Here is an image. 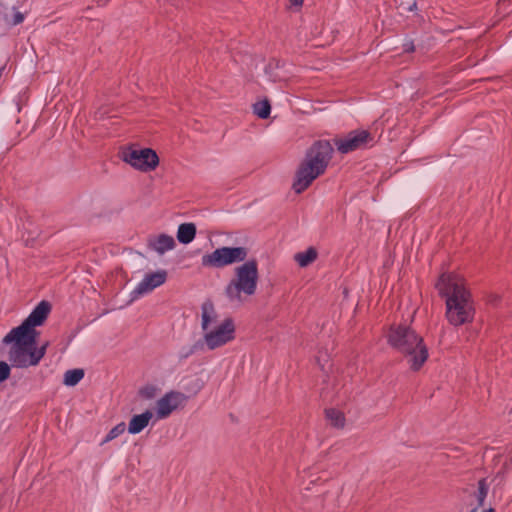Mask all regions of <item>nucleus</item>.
Wrapping results in <instances>:
<instances>
[{
	"instance_id": "b1692460",
	"label": "nucleus",
	"mask_w": 512,
	"mask_h": 512,
	"mask_svg": "<svg viewBox=\"0 0 512 512\" xmlns=\"http://www.w3.org/2000/svg\"><path fill=\"white\" fill-rule=\"evenodd\" d=\"M24 21V15L23 13L19 12V11H16L13 15V18H12V25H18V24H21L22 22Z\"/></svg>"
},
{
	"instance_id": "f3484780",
	"label": "nucleus",
	"mask_w": 512,
	"mask_h": 512,
	"mask_svg": "<svg viewBox=\"0 0 512 512\" xmlns=\"http://www.w3.org/2000/svg\"><path fill=\"white\" fill-rule=\"evenodd\" d=\"M84 377V371L82 369L68 370L64 374L63 383L66 386L77 385Z\"/></svg>"
},
{
	"instance_id": "dca6fc26",
	"label": "nucleus",
	"mask_w": 512,
	"mask_h": 512,
	"mask_svg": "<svg viewBox=\"0 0 512 512\" xmlns=\"http://www.w3.org/2000/svg\"><path fill=\"white\" fill-rule=\"evenodd\" d=\"M318 253L314 247H310L303 252L296 253L294 260L300 267H307L317 259Z\"/></svg>"
},
{
	"instance_id": "f8f14e48",
	"label": "nucleus",
	"mask_w": 512,
	"mask_h": 512,
	"mask_svg": "<svg viewBox=\"0 0 512 512\" xmlns=\"http://www.w3.org/2000/svg\"><path fill=\"white\" fill-rule=\"evenodd\" d=\"M153 417V413L150 410H146L142 414L134 415L128 424V432L130 434H138L143 431L149 424Z\"/></svg>"
},
{
	"instance_id": "412c9836",
	"label": "nucleus",
	"mask_w": 512,
	"mask_h": 512,
	"mask_svg": "<svg viewBox=\"0 0 512 512\" xmlns=\"http://www.w3.org/2000/svg\"><path fill=\"white\" fill-rule=\"evenodd\" d=\"M487 494H488V486L486 484L485 479H481L478 482V495H477L478 504L480 506L484 505V501H485Z\"/></svg>"
},
{
	"instance_id": "a878e982",
	"label": "nucleus",
	"mask_w": 512,
	"mask_h": 512,
	"mask_svg": "<svg viewBox=\"0 0 512 512\" xmlns=\"http://www.w3.org/2000/svg\"><path fill=\"white\" fill-rule=\"evenodd\" d=\"M470 512H477V508H473ZM482 512H495L493 508L485 509Z\"/></svg>"
},
{
	"instance_id": "4be33fe9",
	"label": "nucleus",
	"mask_w": 512,
	"mask_h": 512,
	"mask_svg": "<svg viewBox=\"0 0 512 512\" xmlns=\"http://www.w3.org/2000/svg\"><path fill=\"white\" fill-rule=\"evenodd\" d=\"M395 3L401 12L412 11L416 6V0H395Z\"/></svg>"
},
{
	"instance_id": "1a4fd4ad",
	"label": "nucleus",
	"mask_w": 512,
	"mask_h": 512,
	"mask_svg": "<svg viewBox=\"0 0 512 512\" xmlns=\"http://www.w3.org/2000/svg\"><path fill=\"white\" fill-rule=\"evenodd\" d=\"M373 138L366 130H356L347 134L345 137L334 140L337 150L342 154H347L359 148L366 146Z\"/></svg>"
},
{
	"instance_id": "bb28decb",
	"label": "nucleus",
	"mask_w": 512,
	"mask_h": 512,
	"mask_svg": "<svg viewBox=\"0 0 512 512\" xmlns=\"http://www.w3.org/2000/svg\"><path fill=\"white\" fill-rule=\"evenodd\" d=\"M405 50L406 51H413L414 50V46L412 44L410 45H405Z\"/></svg>"
},
{
	"instance_id": "4468645a",
	"label": "nucleus",
	"mask_w": 512,
	"mask_h": 512,
	"mask_svg": "<svg viewBox=\"0 0 512 512\" xmlns=\"http://www.w3.org/2000/svg\"><path fill=\"white\" fill-rule=\"evenodd\" d=\"M196 236V226L194 223H182L177 230V239L182 244L191 243Z\"/></svg>"
},
{
	"instance_id": "0eeeda50",
	"label": "nucleus",
	"mask_w": 512,
	"mask_h": 512,
	"mask_svg": "<svg viewBox=\"0 0 512 512\" xmlns=\"http://www.w3.org/2000/svg\"><path fill=\"white\" fill-rule=\"evenodd\" d=\"M248 250L245 247H220L201 258V264L207 268H223L245 261Z\"/></svg>"
},
{
	"instance_id": "20e7f679",
	"label": "nucleus",
	"mask_w": 512,
	"mask_h": 512,
	"mask_svg": "<svg viewBox=\"0 0 512 512\" xmlns=\"http://www.w3.org/2000/svg\"><path fill=\"white\" fill-rule=\"evenodd\" d=\"M201 329L203 342L209 350H215L235 338V324L231 318L219 319L210 301L201 306Z\"/></svg>"
},
{
	"instance_id": "393cba45",
	"label": "nucleus",
	"mask_w": 512,
	"mask_h": 512,
	"mask_svg": "<svg viewBox=\"0 0 512 512\" xmlns=\"http://www.w3.org/2000/svg\"><path fill=\"white\" fill-rule=\"evenodd\" d=\"M304 0H289V2L293 5L300 6L302 5Z\"/></svg>"
},
{
	"instance_id": "f257e3e1",
	"label": "nucleus",
	"mask_w": 512,
	"mask_h": 512,
	"mask_svg": "<svg viewBox=\"0 0 512 512\" xmlns=\"http://www.w3.org/2000/svg\"><path fill=\"white\" fill-rule=\"evenodd\" d=\"M50 311V303L41 301L21 325L13 328L3 338V343L10 345L8 358L14 366L20 368L36 366L44 357L49 343L45 342L37 347L39 332L36 327L44 324Z\"/></svg>"
},
{
	"instance_id": "2eb2a0df",
	"label": "nucleus",
	"mask_w": 512,
	"mask_h": 512,
	"mask_svg": "<svg viewBox=\"0 0 512 512\" xmlns=\"http://www.w3.org/2000/svg\"><path fill=\"white\" fill-rule=\"evenodd\" d=\"M326 419L329 424L337 429L344 428L346 424V419L344 413L336 408H329L325 411Z\"/></svg>"
},
{
	"instance_id": "ddd939ff",
	"label": "nucleus",
	"mask_w": 512,
	"mask_h": 512,
	"mask_svg": "<svg viewBox=\"0 0 512 512\" xmlns=\"http://www.w3.org/2000/svg\"><path fill=\"white\" fill-rule=\"evenodd\" d=\"M149 245L159 254H164L165 252L174 249L176 244L172 236L167 234H160L151 239Z\"/></svg>"
},
{
	"instance_id": "7ed1b4c3",
	"label": "nucleus",
	"mask_w": 512,
	"mask_h": 512,
	"mask_svg": "<svg viewBox=\"0 0 512 512\" xmlns=\"http://www.w3.org/2000/svg\"><path fill=\"white\" fill-rule=\"evenodd\" d=\"M333 153V147L329 141H316L306 152L305 157L296 172L293 182V190L300 194L305 191L312 182L322 175Z\"/></svg>"
},
{
	"instance_id": "f03ea898",
	"label": "nucleus",
	"mask_w": 512,
	"mask_h": 512,
	"mask_svg": "<svg viewBox=\"0 0 512 512\" xmlns=\"http://www.w3.org/2000/svg\"><path fill=\"white\" fill-rule=\"evenodd\" d=\"M439 294L445 298L446 318L454 326L471 322L474 306L464 278L454 272L442 273L436 283Z\"/></svg>"
},
{
	"instance_id": "aec40b11",
	"label": "nucleus",
	"mask_w": 512,
	"mask_h": 512,
	"mask_svg": "<svg viewBox=\"0 0 512 512\" xmlns=\"http://www.w3.org/2000/svg\"><path fill=\"white\" fill-rule=\"evenodd\" d=\"M158 388L153 385H147L140 389L139 394L142 398L151 400L158 395Z\"/></svg>"
},
{
	"instance_id": "39448f33",
	"label": "nucleus",
	"mask_w": 512,
	"mask_h": 512,
	"mask_svg": "<svg viewBox=\"0 0 512 512\" xmlns=\"http://www.w3.org/2000/svg\"><path fill=\"white\" fill-rule=\"evenodd\" d=\"M389 344L402 353L410 368L419 370L428 358V350L423 338L407 326L392 327L388 334Z\"/></svg>"
},
{
	"instance_id": "5701e85b",
	"label": "nucleus",
	"mask_w": 512,
	"mask_h": 512,
	"mask_svg": "<svg viewBox=\"0 0 512 512\" xmlns=\"http://www.w3.org/2000/svg\"><path fill=\"white\" fill-rule=\"evenodd\" d=\"M10 371V366L6 362L0 361V382L9 378Z\"/></svg>"
},
{
	"instance_id": "a211bd4d",
	"label": "nucleus",
	"mask_w": 512,
	"mask_h": 512,
	"mask_svg": "<svg viewBox=\"0 0 512 512\" xmlns=\"http://www.w3.org/2000/svg\"><path fill=\"white\" fill-rule=\"evenodd\" d=\"M253 112L261 119L269 117L271 106L268 100H262L253 105Z\"/></svg>"
},
{
	"instance_id": "423d86ee",
	"label": "nucleus",
	"mask_w": 512,
	"mask_h": 512,
	"mask_svg": "<svg viewBox=\"0 0 512 512\" xmlns=\"http://www.w3.org/2000/svg\"><path fill=\"white\" fill-rule=\"evenodd\" d=\"M259 279L256 260H249L234 269V277L225 287L228 301L235 306L244 304L248 297L255 294Z\"/></svg>"
},
{
	"instance_id": "9b49d317",
	"label": "nucleus",
	"mask_w": 512,
	"mask_h": 512,
	"mask_svg": "<svg viewBox=\"0 0 512 512\" xmlns=\"http://www.w3.org/2000/svg\"><path fill=\"white\" fill-rule=\"evenodd\" d=\"M167 279V272L165 270H158L153 273H148L144 276L141 282L131 292V300L134 301L141 296L152 292L157 287L163 285Z\"/></svg>"
},
{
	"instance_id": "6e6552de",
	"label": "nucleus",
	"mask_w": 512,
	"mask_h": 512,
	"mask_svg": "<svg viewBox=\"0 0 512 512\" xmlns=\"http://www.w3.org/2000/svg\"><path fill=\"white\" fill-rule=\"evenodd\" d=\"M122 160L141 172L154 171L159 165V157L151 148L130 146L122 151Z\"/></svg>"
},
{
	"instance_id": "9d476101",
	"label": "nucleus",
	"mask_w": 512,
	"mask_h": 512,
	"mask_svg": "<svg viewBox=\"0 0 512 512\" xmlns=\"http://www.w3.org/2000/svg\"><path fill=\"white\" fill-rule=\"evenodd\" d=\"M186 401V395L181 392L171 391L166 393L156 403L157 419L169 417L176 409L183 406Z\"/></svg>"
},
{
	"instance_id": "6ab92c4d",
	"label": "nucleus",
	"mask_w": 512,
	"mask_h": 512,
	"mask_svg": "<svg viewBox=\"0 0 512 512\" xmlns=\"http://www.w3.org/2000/svg\"><path fill=\"white\" fill-rule=\"evenodd\" d=\"M125 430H126V424L124 422L117 424L115 427H113L108 432V434L104 438L102 444L108 443V442L112 441L113 439L117 438L118 436L123 434L125 432Z\"/></svg>"
}]
</instances>
